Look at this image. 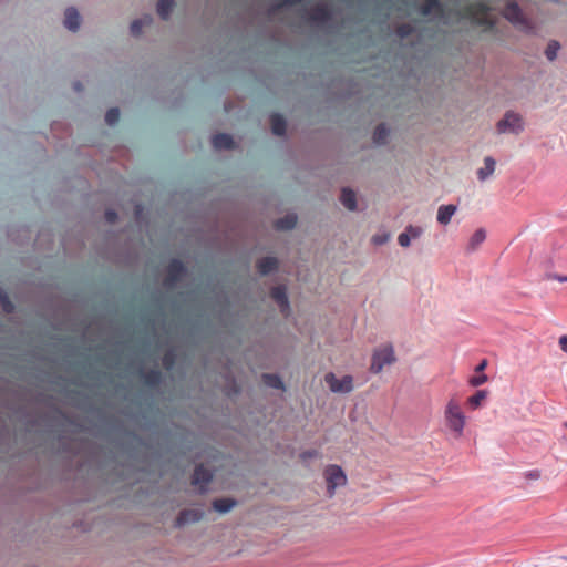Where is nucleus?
<instances>
[{
  "mask_svg": "<svg viewBox=\"0 0 567 567\" xmlns=\"http://www.w3.org/2000/svg\"><path fill=\"white\" fill-rule=\"evenodd\" d=\"M444 420L446 426L455 437H461L463 435L466 416L456 400L451 399L447 402L444 411Z\"/></svg>",
  "mask_w": 567,
  "mask_h": 567,
  "instance_id": "1",
  "label": "nucleus"
},
{
  "mask_svg": "<svg viewBox=\"0 0 567 567\" xmlns=\"http://www.w3.org/2000/svg\"><path fill=\"white\" fill-rule=\"evenodd\" d=\"M502 14L514 27L520 28L526 32H533L534 25L532 21L524 14L516 1L507 2Z\"/></svg>",
  "mask_w": 567,
  "mask_h": 567,
  "instance_id": "2",
  "label": "nucleus"
},
{
  "mask_svg": "<svg viewBox=\"0 0 567 567\" xmlns=\"http://www.w3.org/2000/svg\"><path fill=\"white\" fill-rule=\"evenodd\" d=\"M396 361L394 349L391 344L383 346L374 350L371 358L370 371L380 373L385 365H391Z\"/></svg>",
  "mask_w": 567,
  "mask_h": 567,
  "instance_id": "3",
  "label": "nucleus"
},
{
  "mask_svg": "<svg viewBox=\"0 0 567 567\" xmlns=\"http://www.w3.org/2000/svg\"><path fill=\"white\" fill-rule=\"evenodd\" d=\"M496 128L501 134H519L524 131L523 117L514 111H507L503 118L498 121Z\"/></svg>",
  "mask_w": 567,
  "mask_h": 567,
  "instance_id": "4",
  "label": "nucleus"
},
{
  "mask_svg": "<svg viewBox=\"0 0 567 567\" xmlns=\"http://www.w3.org/2000/svg\"><path fill=\"white\" fill-rule=\"evenodd\" d=\"M327 491L329 496H333L336 488L346 485L347 476L339 465H328L324 470Z\"/></svg>",
  "mask_w": 567,
  "mask_h": 567,
  "instance_id": "5",
  "label": "nucleus"
},
{
  "mask_svg": "<svg viewBox=\"0 0 567 567\" xmlns=\"http://www.w3.org/2000/svg\"><path fill=\"white\" fill-rule=\"evenodd\" d=\"M186 275V267L179 259H172L166 268L163 285L165 288H174Z\"/></svg>",
  "mask_w": 567,
  "mask_h": 567,
  "instance_id": "6",
  "label": "nucleus"
},
{
  "mask_svg": "<svg viewBox=\"0 0 567 567\" xmlns=\"http://www.w3.org/2000/svg\"><path fill=\"white\" fill-rule=\"evenodd\" d=\"M324 381L333 393L347 394L353 390V378L349 374L338 379L333 372L324 375Z\"/></svg>",
  "mask_w": 567,
  "mask_h": 567,
  "instance_id": "7",
  "label": "nucleus"
},
{
  "mask_svg": "<svg viewBox=\"0 0 567 567\" xmlns=\"http://www.w3.org/2000/svg\"><path fill=\"white\" fill-rule=\"evenodd\" d=\"M213 480V473L207 470L204 465L199 464L195 467L192 484L199 488V493L203 494L207 491V485Z\"/></svg>",
  "mask_w": 567,
  "mask_h": 567,
  "instance_id": "8",
  "label": "nucleus"
},
{
  "mask_svg": "<svg viewBox=\"0 0 567 567\" xmlns=\"http://www.w3.org/2000/svg\"><path fill=\"white\" fill-rule=\"evenodd\" d=\"M307 18L316 24H323L332 20V11L326 3L315 6L310 12H306Z\"/></svg>",
  "mask_w": 567,
  "mask_h": 567,
  "instance_id": "9",
  "label": "nucleus"
},
{
  "mask_svg": "<svg viewBox=\"0 0 567 567\" xmlns=\"http://www.w3.org/2000/svg\"><path fill=\"white\" fill-rule=\"evenodd\" d=\"M271 298L276 301V303L279 306L280 311L284 315H288L290 310L289 300L287 296V289L285 286H276L271 289Z\"/></svg>",
  "mask_w": 567,
  "mask_h": 567,
  "instance_id": "10",
  "label": "nucleus"
},
{
  "mask_svg": "<svg viewBox=\"0 0 567 567\" xmlns=\"http://www.w3.org/2000/svg\"><path fill=\"white\" fill-rule=\"evenodd\" d=\"M204 513L199 509H183L176 517L175 525L182 527L187 524H193L203 518Z\"/></svg>",
  "mask_w": 567,
  "mask_h": 567,
  "instance_id": "11",
  "label": "nucleus"
},
{
  "mask_svg": "<svg viewBox=\"0 0 567 567\" xmlns=\"http://www.w3.org/2000/svg\"><path fill=\"white\" fill-rule=\"evenodd\" d=\"M81 23V16L74 7H69L64 13V27L72 32L79 30Z\"/></svg>",
  "mask_w": 567,
  "mask_h": 567,
  "instance_id": "12",
  "label": "nucleus"
},
{
  "mask_svg": "<svg viewBox=\"0 0 567 567\" xmlns=\"http://www.w3.org/2000/svg\"><path fill=\"white\" fill-rule=\"evenodd\" d=\"M278 268V260L275 257H264L257 261V270L261 276H267Z\"/></svg>",
  "mask_w": 567,
  "mask_h": 567,
  "instance_id": "13",
  "label": "nucleus"
},
{
  "mask_svg": "<svg viewBox=\"0 0 567 567\" xmlns=\"http://www.w3.org/2000/svg\"><path fill=\"white\" fill-rule=\"evenodd\" d=\"M212 145L215 150H231L234 147V140L227 133H218L212 137Z\"/></svg>",
  "mask_w": 567,
  "mask_h": 567,
  "instance_id": "14",
  "label": "nucleus"
},
{
  "mask_svg": "<svg viewBox=\"0 0 567 567\" xmlns=\"http://www.w3.org/2000/svg\"><path fill=\"white\" fill-rule=\"evenodd\" d=\"M457 206L453 204L441 205L437 209L436 220L439 224L445 226L447 225L453 215L456 213Z\"/></svg>",
  "mask_w": 567,
  "mask_h": 567,
  "instance_id": "15",
  "label": "nucleus"
},
{
  "mask_svg": "<svg viewBox=\"0 0 567 567\" xmlns=\"http://www.w3.org/2000/svg\"><path fill=\"white\" fill-rule=\"evenodd\" d=\"M496 167V161L492 156H486L484 158V167L477 169V178L481 182H485L488 177H491Z\"/></svg>",
  "mask_w": 567,
  "mask_h": 567,
  "instance_id": "16",
  "label": "nucleus"
},
{
  "mask_svg": "<svg viewBox=\"0 0 567 567\" xmlns=\"http://www.w3.org/2000/svg\"><path fill=\"white\" fill-rule=\"evenodd\" d=\"M212 505L216 512L226 514L237 505V501L230 497L216 498L213 501Z\"/></svg>",
  "mask_w": 567,
  "mask_h": 567,
  "instance_id": "17",
  "label": "nucleus"
},
{
  "mask_svg": "<svg viewBox=\"0 0 567 567\" xmlns=\"http://www.w3.org/2000/svg\"><path fill=\"white\" fill-rule=\"evenodd\" d=\"M271 131L277 136L286 134L287 123L282 115L274 113L270 115Z\"/></svg>",
  "mask_w": 567,
  "mask_h": 567,
  "instance_id": "18",
  "label": "nucleus"
},
{
  "mask_svg": "<svg viewBox=\"0 0 567 567\" xmlns=\"http://www.w3.org/2000/svg\"><path fill=\"white\" fill-rule=\"evenodd\" d=\"M340 202L347 209L351 212L357 209V196L355 193L350 188H342Z\"/></svg>",
  "mask_w": 567,
  "mask_h": 567,
  "instance_id": "19",
  "label": "nucleus"
},
{
  "mask_svg": "<svg viewBox=\"0 0 567 567\" xmlns=\"http://www.w3.org/2000/svg\"><path fill=\"white\" fill-rule=\"evenodd\" d=\"M486 239V231L483 228H478L475 230V233L472 235V237L468 240L467 244V252L475 251Z\"/></svg>",
  "mask_w": 567,
  "mask_h": 567,
  "instance_id": "20",
  "label": "nucleus"
},
{
  "mask_svg": "<svg viewBox=\"0 0 567 567\" xmlns=\"http://www.w3.org/2000/svg\"><path fill=\"white\" fill-rule=\"evenodd\" d=\"M162 372L157 369H151L142 373L143 382L148 386H156L162 382Z\"/></svg>",
  "mask_w": 567,
  "mask_h": 567,
  "instance_id": "21",
  "label": "nucleus"
},
{
  "mask_svg": "<svg viewBox=\"0 0 567 567\" xmlns=\"http://www.w3.org/2000/svg\"><path fill=\"white\" fill-rule=\"evenodd\" d=\"M297 224V216L295 214H288L276 220L275 227L278 230H290L295 228Z\"/></svg>",
  "mask_w": 567,
  "mask_h": 567,
  "instance_id": "22",
  "label": "nucleus"
},
{
  "mask_svg": "<svg viewBox=\"0 0 567 567\" xmlns=\"http://www.w3.org/2000/svg\"><path fill=\"white\" fill-rule=\"evenodd\" d=\"M389 128L384 123L379 124L373 132V143L377 145H383L386 143L389 136Z\"/></svg>",
  "mask_w": 567,
  "mask_h": 567,
  "instance_id": "23",
  "label": "nucleus"
},
{
  "mask_svg": "<svg viewBox=\"0 0 567 567\" xmlns=\"http://www.w3.org/2000/svg\"><path fill=\"white\" fill-rule=\"evenodd\" d=\"M487 390H478L476 393L467 399V404L472 410H476L482 406L483 402L487 399Z\"/></svg>",
  "mask_w": 567,
  "mask_h": 567,
  "instance_id": "24",
  "label": "nucleus"
},
{
  "mask_svg": "<svg viewBox=\"0 0 567 567\" xmlns=\"http://www.w3.org/2000/svg\"><path fill=\"white\" fill-rule=\"evenodd\" d=\"M436 10L437 11L442 10L440 0H425L424 3L420 7L419 12L422 16L427 17L433 11H436Z\"/></svg>",
  "mask_w": 567,
  "mask_h": 567,
  "instance_id": "25",
  "label": "nucleus"
},
{
  "mask_svg": "<svg viewBox=\"0 0 567 567\" xmlns=\"http://www.w3.org/2000/svg\"><path fill=\"white\" fill-rule=\"evenodd\" d=\"M174 7V0H158L157 13L163 20H167Z\"/></svg>",
  "mask_w": 567,
  "mask_h": 567,
  "instance_id": "26",
  "label": "nucleus"
},
{
  "mask_svg": "<svg viewBox=\"0 0 567 567\" xmlns=\"http://www.w3.org/2000/svg\"><path fill=\"white\" fill-rule=\"evenodd\" d=\"M264 383L272 389L282 390L285 389L284 382L279 375L272 373L262 374Z\"/></svg>",
  "mask_w": 567,
  "mask_h": 567,
  "instance_id": "27",
  "label": "nucleus"
},
{
  "mask_svg": "<svg viewBox=\"0 0 567 567\" xmlns=\"http://www.w3.org/2000/svg\"><path fill=\"white\" fill-rule=\"evenodd\" d=\"M560 50V43L557 40H550L545 49V56L548 61L553 62L557 59Z\"/></svg>",
  "mask_w": 567,
  "mask_h": 567,
  "instance_id": "28",
  "label": "nucleus"
},
{
  "mask_svg": "<svg viewBox=\"0 0 567 567\" xmlns=\"http://www.w3.org/2000/svg\"><path fill=\"white\" fill-rule=\"evenodd\" d=\"M151 21L152 18L150 16H146L143 19L134 20L130 25L131 33L135 37L140 35L144 24L150 23Z\"/></svg>",
  "mask_w": 567,
  "mask_h": 567,
  "instance_id": "29",
  "label": "nucleus"
},
{
  "mask_svg": "<svg viewBox=\"0 0 567 567\" xmlns=\"http://www.w3.org/2000/svg\"><path fill=\"white\" fill-rule=\"evenodd\" d=\"M0 309L4 313H12L14 310L13 303L10 301L7 292L0 288Z\"/></svg>",
  "mask_w": 567,
  "mask_h": 567,
  "instance_id": "30",
  "label": "nucleus"
},
{
  "mask_svg": "<svg viewBox=\"0 0 567 567\" xmlns=\"http://www.w3.org/2000/svg\"><path fill=\"white\" fill-rule=\"evenodd\" d=\"M301 2H303V0H280L279 2L270 6L269 14H275L277 11H279L282 8L299 4Z\"/></svg>",
  "mask_w": 567,
  "mask_h": 567,
  "instance_id": "31",
  "label": "nucleus"
},
{
  "mask_svg": "<svg viewBox=\"0 0 567 567\" xmlns=\"http://www.w3.org/2000/svg\"><path fill=\"white\" fill-rule=\"evenodd\" d=\"M413 32H414V27L410 23H402V24L398 25V28L395 30V33L401 39H404V38L411 35Z\"/></svg>",
  "mask_w": 567,
  "mask_h": 567,
  "instance_id": "32",
  "label": "nucleus"
},
{
  "mask_svg": "<svg viewBox=\"0 0 567 567\" xmlns=\"http://www.w3.org/2000/svg\"><path fill=\"white\" fill-rule=\"evenodd\" d=\"M120 120V110L117 107L110 109L105 114V122L109 125H114Z\"/></svg>",
  "mask_w": 567,
  "mask_h": 567,
  "instance_id": "33",
  "label": "nucleus"
},
{
  "mask_svg": "<svg viewBox=\"0 0 567 567\" xmlns=\"http://www.w3.org/2000/svg\"><path fill=\"white\" fill-rule=\"evenodd\" d=\"M175 361H176V355H175L174 351H167L162 359L163 367L166 370L173 369V367L175 365Z\"/></svg>",
  "mask_w": 567,
  "mask_h": 567,
  "instance_id": "34",
  "label": "nucleus"
},
{
  "mask_svg": "<svg viewBox=\"0 0 567 567\" xmlns=\"http://www.w3.org/2000/svg\"><path fill=\"white\" fill-rule=\"evenodd\" d=\"M404 231L408 234L409 238L412 240V239H417L422 236L423 228L421 226L409 225L404 229Z\"/></svg>",
  "mask_w": 567,
  "mask_h": 567,
  "instance_id": "35",
  "label": "nucleus"
},
{
  "mask_svg": "<svg viewBox=\"0 0 567 567\" xmlns=\"http://www.w3.org/2000/svg\"><path fill=\"white\" fill-rule=\"evenodd\" d=\"M486 381H487L486 374H478V375L471 377L468 380V383L472 386H480V385L484 384Z\"/></svg>",
  "mask_w": 567,
  "mask_h": 567,
  "instance_id": "36",
  "label": "nucleus"
},
{
  "mask_svg": "<svg viewBox=\"0 0 567 567\" xmlns=\"http://www.w3.org/2000/svg\"><path fill=\"white\" fill-rule=\"evenodd\" d=\"M104 217L106 223L114 224L117 220V213L114 209H106Z\"/></svg>",
  "mask_w": 567,
  "mask_h": 567,
  "instance_id": "37",
  "label": "nucleus"
},
{
  "mask_svg": "<svg viewBox=\"0 0 567 567\" xmlns=\"http://www.w3.org/2000/svg\"><path fill=\"white\" fill-rule=\"evenodd\" d=\"M398 243L401 247L405 248L410 246L411 239L409 238L408 234L403 231L398 236Z\"/></svg>",
  "mask_w": 567,
  "mask_h": 567,
  "instance_id": "38",
  "label": "nucleus"
},
{
  "mask_svg": "<svg viewBox=\"0 0 567 567\" xmlns=\"http://www.w3.org/2000/svg\"><path fill=\"white\" fill-rule=\"evenodd\" d=\"M525 477L528 480H538L540 477V472L538 470H532L525 473Z\"/></svg>",
  "mask_w": 567,
  "mask_h": 567,
  "instance_id": "39",
  "label": "nucleus"
},
{
  "mask_svg": "<svg viewBox=\"0 0 567 567\" xmlns=\"http://www.w3.org/2000/svg\"><path fill=\"white\" fill-rule=\"evenodd\" d=\"M558 344H559L561 351L567 353V336L566 334L559 337Z\"/></svg>",
  "mask_w": 567,
  "mask_h": 567,
  "instance_id": "40",
  "label": "nucleus"
},
{
  "mask_svg": "<svg viewBox=\"0 0 567 567\" xmlns=\"http://www.w3.org/2000/svg\"><path fill=\"white\" fill-rule=\"evenodd\" d=\"M372 241L375 245H383L388 241V236L386 235L385 236H379V235L373 236Z\"/></svg>",
  "mask_w": 567,
  "mask_h": 567,
  "instance_id": "41",
  "label": "nucleus"
},
{
  "mask_svg": "<svg viewBox=\"0 0 567 567\" xmlns=\"http://www.w3.org/2000/svg\"><path fill=\"white\" fill-rule=\"evenodd\" d=\"M547 278L548 279L557 280L559 282H567V276H561V275L553 274V275H547Z\"/></svg>",
  "mask_w": 567,
  "mask_h": 567,
  "instance_id": "42",
  "label": "nucleus"
},
{
  "mask_svg": "<svg viewBox=\"0 0 567 567\" xmlns=\"http://www.w3.org/2000/svg\"><path fill=\"white\" fill-rule=\"evenodd\" d=\"M478 9L484 16H487L489 12V7L483 2L478 3Z\"/></svg>",
  "mask_w": 567,
  "mask_h": 567,
  "instance_id": "43",
  "label": "nucleus"
},
{
  "mask_svg": "<svg viewBox=\"0 0 567 567\" xmlns=\"http://www.w3.org/2000/svg\"><path fill=\"white\" fill-rule=\"evenodd\" d=\"M487 365V361L483 360L475 369L476 372H482Z\"/></svg>",
  "mask_w": 567,
  "mask_h": 567,
  "instance_id": "44",
  "label": "nucleus"
},
{
  "mask_svg": "<svg viewBox=\"0 0 567 567\" xmlns=\"http://www.w3.org/2000/svg\"><path fill=\"white\" fill-rule=\"evenodd\" d=\"M73 89H74V91H76V92H81V91L83 90L82 83H81L80 81H75V82L73 83Z\"/></svg>",
  "mask_w": 567,
  "mask_h": 567,
  "instance_id": "45",
  "label": "nucleus"
},
{
  "mask_svg": "<svg viewBox=\"0 0 567 567\" xmlns=\"http://www.w3.org/2000/svg\"><path fill=\"white\" fill-rule=\"evenodd\" d=\"M142 210H143L142 205H141V204H137V205L135 206V214H136V216H138V215L142 213Z\"/></svg>",
  "mask_w": 567,
  "mask_h": 567,
  "instance_id": "46",
  "label": "nucleus"
},
{
  "mask_svg": "<svg viewBox=\"0 0 567 567\" xmlns=\"http://www.w3.org/2000/svg\"><path fill=\"white\" fill-rule=\"evenodd\" d=\"M483 22H484V23H488L489 25H493V22H492V21H489L487 18H484V21H483Z\"/></svg>",
  "mask_w": 567,
  "mask_h": 567,
  "instance_id": "47",
  "label": "nucleus"
},
{
  "mask_svg": "<svg viewBox=\"0 0 567 567\" xmlns=\"http://www.w3.org/2000/svg\"><path fill=\"white\" fill-rule=\"evenodd\" d=\"M563 429L567 430V421L561 424Z\"/></svg>",
  "mask_w": 567,
  "mask_h": 567,
  "instance_id": "48",
  "label": "nucleus"
}]
</instances>
